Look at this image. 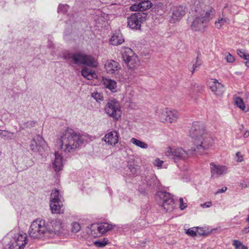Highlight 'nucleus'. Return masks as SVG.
<instances>
[{
    "mask_svg": "<svg viewBox=\"0 0 249 249\" xmlns=\"http://www.w3.org/2000/svg\"><path fill=\"white\" fill-rule=\"evenodd\" d=\"M190 136L193 139V144L190 149L187 152L181 148H170L165 153L170 159L175 162L178 160H185L189 157L191 152L202 154L205 150L209 149L213 144V140L202 126L197 122L193 124L190 130Z\"/></svg>",
    "mask_w": 249,
    "mask_h": 249,
    "instance_id": "1",
    "label": "nucleus"
},
{
    "mask_svg": "<svg viewBox=\"0 0 249 249\" xmlns=\"http://www.w3.org/2000/svg\"><path fill=\"white\" fill-rule=\"evenodd\" d=\"M85 141L84 136L67 128L62 132L60 139V149L65 153L74 152Z\"/></svg>",
    "mask_w": 249,
    "mask_h": 249,
    "instance_id": "2",
    "label": "nucleus"
},
{
    "mask_svg": "<svg viewBox=\"0 0 249 249\" xmlns=\"http://www.w3.org/2000/svg\"><path fill=\"white\" fill-rule=\"evenodd\" d=\"M202 2L200 1H196L194 5L196 6L195 9L196 12H198L195 16V18L190 24L191 29L194 31H202L206 28L208 23L212 19L215 14V11L213 8L209 9L202 10L199 12V5L201 7Z\"/></svg>",
    "mask_w": 249,
    "mask_h": 249,
    "instance_id": "3",
    "label": "nucleus"
},
{
    "mask_svg": "<svg viewBox=\"0 0 249 249\" xmlns=\"http://www.w3.org/2000/svg\"><path fill=\"white\" fill-rule=\"evenodd\" d=\"M63 57L65 60H71L75 65H86L92 68L98 66L97 60L93 56L81 53H66Z\"/></svg>",
    "mask_w": 249,
    "mask_h": 249,
    "instance_id": "4",
    "label": "nucleus"
},
{
    "mask_svg": "<svg viewBox=\"0 0 249 249\" xmlns=\"http://www.w3.org/2000/svg\"><path fill=\"white\" fill-rule=\"evenodd\" d=\"M52 231V229H49L45 225V220L38 218L33 221L28 232L31 237L37 239L49 236Z\"/></svg>",
    "mask_w": 249,
    "mask_h": 249,
    "instance_id": "5",
    "label": "nucleus"
},
{
    "mask_svg": "<svg viewBox=\"0 0 249 249\" xmlns=\"http://www.w3.org/2000/svg\"><path fill=\"white\" fill-rule=\"evenodd\" d=\"M9 237L13 238L8 244L9 249H23L27 244V236L25 233L15 234V231H11L8 234Z\"/></svg>",
    "mask_w": 249,
    "mask_h": 249,
    "instance_id": "6",
    "label": "nucleus"
},
{
    "mask_svg": "<svg viewBox=\"0 0 249 249\" xmlns=\"http://www.w3.org/2000/svg\"><path fill=\"white\" fill-rule=\"evenodd\" d=\"M147 14L137 12L127 18V26L132 29H140L141 24L146 19Z\"/></svg>",
    "mask_w": 249,
    "mask_h": 249,
    "instance_id": "7",
    "label": "nucleus"
},
{
    "mask_svg": "<svg viewBox=\"0 0 249 249\" xmlns=\"http://www.w3.org/2000/svg\"><path fill=\"white\" fill-rule=\"evenodd\" d=\"M122 57L129 69H135L139 66L138 56L130 48H125L122 53Z\"/></svg>",
    "mask_w": 249,
    "mask_h": 249,
    "instance_id": "8",
    "label": "nucleus"
},
{
    "mask_svg": "<svg viewBox=\"0 0 249 249\" xmlns=\"http://www.w3.org/2000/svg\"><path fill=\"white\" fill-rule=\"evenodd\" d=\"M105 110L107 114L115 120H117L121 117V111L120 104L116 100L108 101L105 107Z\"/></svg>",
    "mask_w": 249,
    "mask_h": 249,
    "instance_id": "9",
    "label": "nucleus"
},
{
    "mask_svg": "<svg viewBox=\"0 0 249 249\" xmlns=\"http://www.w3.org/2000/svg\"><path fill=\"white\" fill-rule=\"evenodd\" d=\"M157 196L162 200V207L166 212H170L173 210L174 200L170 193L163 191L159 192L157 194Z\"/></svg>",
    "mask_w": 249,
    "mask_h": 249,
    "instance_id": "10",
    "label": "nucleus"
},
{
    "mask_svg": "<svg viewBox=\"0 0 249 249\" xmlns=\"http://www.w3.org/2000/svg\"><path fill=\"white\" fill-rule=\"evenodd\" d=\"M160 118L162 122L172 123L177 120L178 112L175 110L165 108L161 110Z\"/></svg>",
    "mask_w": 249,
    "mask_h": 249,
    "instance_id": "11",
    "label": "nucleus"
},
{
    "mask_svg": "<svg viewBox=\"0 0 249 249\" xmlns=\"http://www.w3.org/2000/svg\"><path fill=\"white\" fill-rule=\"evenodd\" d=\"M211 177L213 178H218L219 176L225 175L228 171L226 166L217 165L213 163H210Z\"/></svg>",
    "mask_w": 249,
    "mask_h": 249,
    "instance_id": "12",
    "label": "nucleus"
},
{
    "mask_svg": "<svg viewBox=\"0 0 249 249\" xmlns=\"http://www.w3.org/2000/svg\"><path fill=\"white\" fill-rule=\"evenodd\" d=\"M152 5V2L148 0H142L138 4H134L131 5L130 9L132 11H145L149 9Z\"/></svg>",
    "mask_w": 249,
    "mask_h": 249,
    "instance_id": "13",
    "label": "nucleus"
},
{
    "mask_svg": "<svg viewBox=\"0 0 249 249\" xmlns=\"http://www.w3.org/2000/svg\"><path fill=\"white\" fill-rule=\"evenodd\" d=\"M105 68L107 73L113 74L121 69V66L117 61L113 60H108L105 63Z\"/></svg>",
    "mask_w": 249,
    "mask_h": 249,
    "instance_id": "14",
    "label": "nucleus"
},
{
    "mask_svg": "<svg viewBox=\"0 0 249 249\" xmlns=\"http://www.w3.org/2000/svg\"><path fill=\"white\" fill-rule=\"evenodd\" d=\"M210 87L212 92L216 96H221L225 91L224 86L216 79H212Z\"/></svg>",
    "mask_w": 249,
    "mask_h": 249,
    "instance_id": "15",
    "label": "nucleus"
},
{
    "mask_svg": "<svg viewBox=\"0 0 249 249\" xmlns=\"http://www.w3.org/2000/svg\"><path fill=\"white\" fill-rule=\"evenodd\" d=\"M172 20L173 22L178 20L186 14V8L183 6H175L173 8Z\"/></svg>",
    "mask_w": 249,
    "mask_h": 249,
    "instance_id": "16",
    "label": "nucleus"
},
{
    "mask_svg": "<svg viewBox=\"0 0 249 249\" xmlns=\"http://www.w3.org/2000/svg\"><path fill=\"white\" fill-rule=\"evenodd\" d=\"M103 139L108 144L115 145L119 141V133L116 131L109 132L105 135Z\"/></svg>",
    "mask_w": 249,
    "mask_h": 249,
    "instance_id": "17",
    "label": "nucleus"
},
{
    "mask_svg": "<svg viewBox=\"0 0 249 249\" xmlns=\"http://www.w3.org/2000/svg\"><path fill=\"white\" fill-rule=\"evenodd\" d=\"M44 141L43 138L39 135L35 137L31 142L30 145V149L33 151H38L43 145Z\"/></svg>",
    "mask_w": 249,
    "mask_h": 249,
    "instance_id": "18",
    "label": "nucleus"
},
{
    "mask_svg": "<svg viewBox=\"0 0 249 249\" xmlns=\"http://www.w3.org/2000/svg\"><path fill=\"white\" fill-rule=\"evenodd\" d=\"M54 157V160L52 162V168L56 173H58L62 170L63 166V158L57 152L55 153Z\"/></svg>",
    "mask_w": 249,
    "mask_h": 249,
    "instance_id": "19",
    "label": "nucleus"
},
{
    "mask_svg": "<svg viewBox=\"0 0 249 249\" xmlns=\"http://www.w3.org/2000/svg\"><path fill=\"white\" fill-rule=\"evenodd\" d=\"M50 207L53 213H60L63 212V205L61 201H51Z\"/></svg>",
    "mask_w": 249,
    "mask_h": 249,
    "instance_id": "20",
    "label": "nucleus"
},
{
    "mask_svg": "<svg viewBox=\"0 0 249 249\" xmlns=\"http://www.w3.org/2000/svg\"><path fill=\"white\" fill-rule=\"evenodd\" d=\"M91 227L93 229L97 228L98 232L101 234H103L113 228L112 225H110L107 223H101L98 225L93 224L91 225Z\"/></svg>",
    "mask_w": 249,
    "mask_h": 249,
    "instance_id": "21",
    "label": "nucleus"
},
{
    "mask_svg": "<svg viewBox=\"0 0 249 249\" xmlns=\"http://www.w3.org/2000/svg\"><path fill=\"white\" fill-rule=\"evenodd\" d=\"M102 82L104 86L108 89H110L112 92L116 91L117 82L112 79L103 77Z\"/></svg>",
    "mask_w": 249,
    "mask_h": 249,
    "instance_id": "22",
    "label": "nucleus"
},
{
    "mask_svg": "<svg viewBox=\"0 0 249 249\" xmlns=\"http://www.w3.org/2000/svg\"><path fill=\"white\" fill-rule=\"evenodd\" d=\"M82 75L88 80H91L97 77V75L94 70L84 67L81 71Z\"/></svg>",
    "mask_w": 249,
    "mask_h": 249,
    "instance_id": "23",
    "label": "nucleus"
},
{
    "mask_svg": "<svg viewBox=\"0 0 249 249\" xmlns=\"http://www.w3.org/2000/svg\"><path fill=\"white\" fill-rule=\"evenodd\" d=\"M143 183L147 186L152 187H158L160 186L159 181L154 176H147L146 177V179L143 181Z\"/></svg>",
    "mask_w": 249,
    "mask_h": 249,
    "instance_id": "24",
    "label": "nucleus"
},
{
    "mask_svg": "<svg viewBox=\"0 0 249 249\" xmlns=\"http://www.w3.org/2000/svg\"><path fill=\"white\" fill-rule=\"evenodd\" d=\"M110 41L113 45L117 46L124 42V39L121 34L117 33L113 34Z\"/></svg>",
    "mask_w": 249,
    "mask_h": 249,
    "instance_id": "25",
    "label": "nucleus"
},
{
    "mask_svg": "<svg viewBox=\"0 0 249 249\" xmlns=\"http://www.w3.org/2000/svg\"><path fill=\"white\" fill-rule=\"evenodd\" d=\"M36 124L37 121L34 120H29L26 122H21L19 124V128L22 130L31 129L34 127Z\"/></svg>",
    "mask_w": 249,
    "mask_h": 249,
    "instance_id": "26",
    "label": "nucleus"
},
{
    "mask_svg": "<svg viewBox=\"0 0 249 249\" xmlns=\"http://www.w3.org/2000/svg\"><path fill=\"white\" fill-rule=\"evenodd\" d=\"M14 133L0 129V135L4 140H11L15 138Z\"/></svg>",
    "mask_w": 249,
    "mask_h": 249,
    "instance_id": "27",
    "label": "nucleus"
},
{
    "mask_svg": "<svg viewBox=\"0 0 249 249\" xmlns=\"http://www.w3.org/2000/svg\"><path fill=\"white\" fill-rule=\"evenodd\" d=\"M52 226L53 228H49V229L53 230V231L51 233L58 232L62 228L61 221L60 219L55 220L53 221Z\"/></svg>",
    "mask_w": 249,
    "mask_h": 249,
    "instance_id": "28",
    "label": "nucleus"
},
{
    "mask_svg": "<svg viewBox=\"0 0 249 249\" xmlns=\"http://www.w3.org/2000/svg\"><path fill=\"white\" fill-rule=\"evenodd\" d=\"M237 8V6L235 5H229L227 4L223 8V12H226L228 11L229 13L231 14H236L238 13L237 11H236V8Z\"/></svg>",
    "mask_w": 249,
    "mask_h": 249,
    "instance_id": "29",
    "label": "nucleus"
},
{
    "mask_svg": "<svg viewBox=\"0 0 249 249\" xmlns=\"http://www.w3.org/2000/svg\"><path fill=\"white\" fill-rule=\"evenodd\" d=\"M130 141L133 144L142 148L146 149L148 147V144L147 143L136 138H132Z\"/></svg>",
    "mask_w": 249,
    "mask_h": 249,
    "instance_id": "30",
    "label": "nucleus"
},
{
    "mask_svg": "<svg viewBox=\"0 0 249 249\" xmlns=\"http://www.w3.org/2000/svg\"><path fill=\"white\" fill-rule=\"evenodd\" d=\"M230 20L227 18H223L219 17L218 19L215 22V26L218 29H220L223 25L226 23H229Z\"/></svg>",
    "mask_w": 249,
    "mask_h": 249,
    "instance_id": "31",
    "label": "nucleus"
},
{
    "mask_svg": "<svg viewBox=\"0 0 249 249\" xmlns=\"http://www.w3.org/2000/svg\"><path fill=\"white\" fill-rule=\"evenodd\" d=\"M135 94V91L132 87L128 86L126 88L125 95L126 98H127L130 101L132 100L134 98Z\"/></svg>",
    "mask_w": 249,
    "mask_h": 249,
    "instance_id": "32",
    "label": "nucleus"
},
{
    "mask_svg": "<svg viewBox=\"0 0 249 249\" xmlns=\"http://www.w3.org/2000/svg\"><path fill=\"white\" fill-rule=\"evenodd\" d=\"M108 242L107 238H103L94 242L95 246L98 248H103L106 246Z\"/></svg>",
    "mask_w": 249,
    "mask_h": 249,
    "instance_id": "33",
    "label": "nucleus"
},
{
    "mask_svg": "<svg viewBox=\"0 0 249 249\" xmlns=\"http://www.w3.org/2000/svg\"><path fill=\"white\" fill-rule=\"evenodd\" d=\"M60 196L59 195L58 190H54L52 191L51 195V201H60Z\"/></svg>",
    "mask_w": 249,
    "mask_h": 249,
    "instance_id": "34",
    "label": "nucleus"
},
{
    "mask_svg": "<svg viewBox=\"0 0 249 249\" xmlns=\"http://www.w3.org/2000/svg\"><path fill=\"white\" fill-rule=\"evenodd\" d=\"M234 102L235 105L239 107L242 110H244L245 109V106L243 103V101L242 98L240 97H236L234 99Z\"/></svg>",
    "mask_w": 249,
    "mask_h": 249,
    "instance_id": "35",
    "label": "nucleus"
},
{
    "mask_svg": "<svg viewBox=\"0 0 249 249\" xmlns=\"http://www.w3.org/2000/svg\"><path fill=\"white\" fill-rule=\"evenodd\" d=\"M233 246L235 249H248V248L244 245L240 241L235 240L233 241Z\"/></svg>",
    "mask_w": 249,
    "mask_h": 249,
    "instance_id": "36",
    "label": "nucleus"
},
{
    "mask_svg": "<svg viewBox=\"0 0 249 249\" xmlns=\"http://www.w3.org/2000/svg\"><path fill=\"white\" fill-rule=\"evenodd\" d=\"M91 97H93L97 102H99L103 100V96L100 92H94L91 93Z\"/></svg>",
    "mask_w": 249,
    "mask_h": 249,
    "instance_id": "37",
    "label": "nucleus"
},
{
    "mask_svg": "<svg viewBox=\"0 0 249 249\" xmlns=\"http://www.w3.org/2000/svg\"><path fill=\"white\" fill-rule=\"evenodd\" d=\"M133 77L129 76L127 72L124 73L121 75V77L120 78V80L122 82H129L130 81L132 80Z\"/></svg>",
    "mask_w": 249,
    "mask_h": 249,
    "instance_id": "38",
    "label": "nucleus"
},
{
    "mask_svg": "<svg viewBox=\"0 0 249 249\" xmlns=\"http://www.w3.org/2000/svg\"><path fill=\"white\" fill-rule=\"evenodd\" d=\"M69 8V6L66 4H60L58 6L57 11L58 13L66 14Z\"/></svg>",
    "mask_w": 249,
    "mask_h": 249,
    "instance_id": "39",
    "label": "nucleus"
},
{
    "mask_svg": "<svg viewBox=\"0 0 249 249\" xmlns=\"http://www.w3.org/2000/svg\"><path fill=\"white\" fill-rule=\"evenodd\" d=\"M186 233L192 237H195L196 235V228L194 227L189 229L186 231Z\"/></svg>",
    "mask_w": 249,
    "mask_h": 249,
    "instance_id": "40",
    "label": "nucleus"
},
{
    "mask_svg": "<svg viewBox=\"0 0 249 249\" xmlns=\"http://www.w3.org/2000/svg\"><path fill=\"white\" fill-rule=\"evenodd\" d=\"M201 64H202L201 60L199 59V57H198V56H197L196 59V61L195 63L193 64V68H192L193 70H192V73H193L195 72L196 69L199 67V66H201Z\"/></svg>",
    "mask_w": 249,
    "mask_h": 249,
    "instance_id": "41",
    "label": "nucleus"
},
{
    "mask_svg": "<svg viewBox=\"0 0 249 249\" xmlns=\"http://www.w3.org/2000/svg\"><path fill=\"white\" fill-rule=\"evenodd\" d=\"M81 229V226L79 223L73 222L72 224V231L74 232H77Z\"/></svg>",
    "mask_w": 249,
    "mask_h": 249,
    "instance_id": "42",
    "label": "nucleus"
},
{
    "mask_svg": "<svg viewBox=\"0 0 249 249\" xmlns=\"http://www.w3.org/2000/svg\"><path fill=\"white\" fill-rule=\"evenodd\" d=\"M225 58L228 63H232L234 61V57L230 53L225 54Z\"/></svg>",
    "mask_w": 249,
    "mask_h": 249,
    "instance_id": "43",
    "label": "nucleus"
},
{
    "mask_svg": "<svg viewBox=\"0 0 249 249\" xmlns=\"http://www.w3.org/2000/svg\"><path fill=\"white\" fill-rule=\"evenodd\" d=\"M187 206V203L184 202L183 199L181 197L179 198V208L181 210L185 209Z\"/></svg>",
    "mask_w": 249,
    "mask_h": 249,
    "instance_id": "44",
    "label": "nucleus"
},
{
    "mask_svg": "<svg viewBox=\"0 0 249 249\" xmlns=\"http://www.w3.org/2000/svg\"><path fill=\"white\" fill-rule=\"evenodd\" d=\"M239 186L242 189L249 187V179H247L243 182H241Z\"/></svg>",
    "mask_w": 249,
    "mask_h": 249,
    "instance_id": "45",
    "label": "nucleus"
},
{
    "mask_svg": "<svg viewBox=\"0 0 249 249\" xmlns=\"http://www.w3.org/2000/svg\"><path fill=\"white\" fill-rule=\"evenodd\" d=\"M237 52L238 55L240 57L243 58L245 60H249V58L247 57V54H246L242 50H237Z\"/></svg>",
    "mask_w": 249,
    "mask_h": 249,
    "instance_id": "46",
    "label": "nucleus"
},
{
    "mask_svg": "<svg viewBox=\"0 0 249 249\" xmlns=\"http://www.w3.org/2000/svg\"><path fill=\"white\" fill-rule=\"evenodd\" d=\"M198 234L200 235H206V231L203 230L202 228H196V234Z\"/></svg>",
    "mask_w": 249,
    "mask_h": 249,
    "instance_id": "47",
    "label": "nucleus"
},
{
    "mask_svg": "<svg viewBox=\"0 0 249 249\" xmlns=\"http://www.w3.org/2000/svg\"><path fill=\"white\" fill-rule=\"evenodd\" d=\"M163 163V161L162 160H161L159 159H156L155 160L154 162V164L158 167H161L162 163Z\"/></svg>",
    "mask_w": 249,
    "mask_h": 249,
    "instance_id": "48",
    "label": "nucleus"
},
{
    "mask_svg": "<svg viewBox=\"0 0 249 249\" xmlns=\"http://www.w3.org/2000/svg\"><path fill=\"white\" fill-rule=\"evenodd\" d=\"M227 190V187H223L221 189H218L215 193V195H218L220 193H225Z\"/></svg>",
    "mask_w": 249,
    "mask_h": 249,
    "instance_id": "49",
    "label": "nucleus"
},
{
    "mask_svg": "<svg viewBox=\"0 0 249 249\" xmlns=\"http://www.w3.org/2000/svg\"><path fill=\"white\" fill-rule=\"evenodd\" d=\"M236 158H237V161H242L243 160V158L240 152H238L236 154Z\"/></svg>",
    "mask_w": 249,
    "mask_h": 249,
    "instance_id": "50",
    "label": "nucleus"
},
{
    "mask_svg": "<svg viewBox=\"0 0 249 249\" xmlns=\"http://www.w3.org/2000/svg\"><path fill=\"white\" fill-rule=\"evenodd\" d=\"M212 205V202L211 201H209L203 204H201V206L202 208H209Z\"/></svg>",
    "mask_w": 249,
    "mask_h": 249,
    "instance_id": "51",
    "label": "nucleus"
},
{
    "mask_svg": "<svg viewBox=\"0 0 249 249\" xmlns=\"http://www.w3.org/2000/svg\"><path fill=\"white\" fill-rule=\"evenodd\" d=\"M129 169L133 174H135L137 172L136 169L132 165H129Z\"/></svg>",
    "mask_w": 249,
    "mask_h": 249,
    "instance_id": "52",
    "label": "nucleus"
},
{
    "mask_svg": "<svg viewBox=\"0 0 249 249\" xmlns=\"http://www.w3.org/2000/svg\"><path fill=\"white\" fill-rule=\"evenodd\" d=\"M139 191L142 195H144L145 193V191L144 189H139Z\"/></svg>",
    "mask_w": 249,
    "mask_h": 249,
    "instance_id": "53",
    "label": "nucleus"
},
{
    "mask_svg": "<svg viewBox=\"0 0 249 249\" xmlns=\"http://www.w3.org/2000/svg\"><path fill=\"white\" fill-rule=\"evenodd\" d=\"M249 136V131H246L245 132V133H244V137L245 138H247Z\"/></svg>",
    "mask_w": 249,
    "mask_h": 249,
    "instance_id": "54",
    "label": "nucleus"
},
{
    "mask_svg": "<svg viewBox=\"0 0 249 249\" xmlns=\"http://www.w3.org/2000/svg\"><path fill=\"white\" fill-rule=\"evenodd\" d=\"M244 231L245 233H248L249 232V226L248 228H245Z\"/></svg>",
    "mask_w": 249,
    "mask_h": 249,
    "instance_id": "55",
    "label": "nucleus"
},
{
    "mask_svg": "<svg viewBox=\"0 0 249 249\" xmlns=\"http://www.w3.org/2000/svg\"><path fill=\"white\" fill-rule=\"evenodd\" d=\"M245 64L247 67H249V60H247L245 62Z\"/></svg>",
    "mask_w": 249,
    "mask_h": 249,
    "instance_id": "56",
    "label": "nucleus"
},
{
    "mask_svg": "<svg viewBox=\"0 0 249 249\" xmlns=\"http://www.w3.org/2000/svg\"><path fill=\"white\" fill-rule=\"evenodd\" d=\"M247 220V221L249 222V215H248Z\"/></svg>",
    "mask_w": 249,
    "mask_h": 249,
    "instance_id": "57",
    "label": "nucleus"
}]
</instances>
